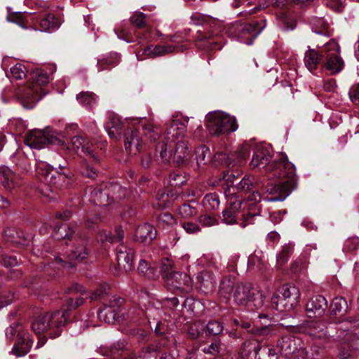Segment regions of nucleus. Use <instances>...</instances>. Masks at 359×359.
Listing matches in <instances>:
<instances>
[{"label": "nucleus", "mask_w": 359, "mask_h": 359, "mask_svg": "<svg viewBox=\"0 0 359 359\" xmlns=\"http://www.w3.org/2000/svg\"><path fill=\"white\" fill-rule=\"evenodd\" d=\"M271 156L267 149L258 147L251 161L253 168L265 169L269 177L278 178L277 183H269L266 191L270 195H277L267 198L269 202L283 201L294 190L297 185L294 165L283 156L278 161L270 162Z\"/></svg>", "instance_id": "1"}, {"label": "nucleus", "mask_w": 359, "mask_h": 359, "mask_svg": "<svg viewBox=\"0 0 359 359\" xmlns=\"http://www.w3.org/2000/svg\"><path fill=\"white\" fill-rule=\"evenodd\" d=\"M189 121L188 117L175 118L170 123L166 132L167 142H159L156 148V152L159 153L162 161H167L171 156V153L168 150V143H175L174 158L177 163H183L188 160L190 156V150L187 141L179 140L185 135ZM169 144V147H170Z\"/></svg>", "instance_id": "2"}, {"label": "nucleus", "mask_w": 359, "mask_h": 359, "mask_svg": "<svg viewBox=\"0 0 359 359\" xmlns=\"http://www.w3.org/2000/svg\"><path fill=\"white\" fill-rule=\"evenodd\" d=\"M66 313L65 311H57L39 316L32 324L33 332L38 336L47 333L51 338L58 337L60 334L59 328L67 321ZM45 342L44 337H39L36 348L41 347Z\"/></svg>", "instance_id": "3"}, {"label": "nucleus", "mask_w": 359, "mask_h": 359, "mask_svg": "<svg viewBox=\"0 0 359 359\" xmlns=\"http://www.w3.org/2000/svg\"><path fill=\"white\" fill-rule=\"evenodd\" d=\"M126 190L117 183L101 184L91 192L90 200L96 205L106 206L124 198Z\"/></svg>", "instance_id": "4"}, {"label": "nucleus", "mask_w": 359, "mask_h": 359, "mask_svg": "<svg viewBox=\"0 0 359 359\" xmlns=\"http://www.w3.org/2000/svg\"><path fill=\"white\" fill-rule=\"evenodd\" d=\"M207 128L212 135H219L234 132L238 128L234 116L222 111H215L206 116Z\"/></svg>", "instance_id": "5"}, {"label": "nucleus", "mask_w": 359, "mask_h": 359, "mask_svg": "<svg viewBox=\"0 0 359 359\" xmlns=\"http://www.w3.org/2000/svg\"><path fill=\"white\" fill-rule=\"evenodd\" d=\"M233 298L237 304L248 306L250 309H259L264 304L263 294L251 284L236 285Z\"/></svg>", "instance_id": "6"}, {"label": "nucleus", "mask_w": 359, "mask_h": 359, "mask_svg": "<svg viewBox=\"0 0 359 359\" xmlns=\"http://www.w3.org/2000/svg\"><path fill=\"white\" fill-rule=\"evenodd\" d=\"M25 143L31 149H43L48 144L59 145L64 151H68L69 149L65 140H60L53 134H50L48 130L30 131L25 137Z\"/></svg>", "instance_id": "7"}, {"label": "nucleus", "mask_w": 359, "mask_h": 359, "mask_svg": "<svg viewBox=\"0 0 359 359\" xmlns=\"http://www.w3.org/2000/svg\"><path fill=\"white\" fill-rule=\"evenodd\" d=\"M36 172L39 180L50 187H61L68 180L65 172L55 170L44 161L36 158Z\"/></svg>", "instance_id": "8"}, {"label": "nucleus", "mask_w": 359, "mask_h": 359, "mask_svg": "<svg viewBox=\"0 0 359 359\" xmlns=\"http://www.w3.org/2000/svg\"><path fill=\"white\" fill-rule=\"evenodd\" d=\"M15 332H18V341L11 352L18 357L25 355L31 349L33 340L20 324H14L6 330V335L10 339H13Z\"/></svg>", "instance_id": "9"}, {"label": "nucleus", "mask_w": 359, "mask_h": 359, "mask_svg": "<svg viewBox=\"0 0 359 359\" xmlns=\"http://www.w3.org/2000/svg\"><path fill=\"white\" fill-rule=\"evenodd\" d=\"M34 84L31 88L27 89L23 106L25 108H32L46 93L41 86L49 82V77L44 72H36L33 75Z\"/></svg>", "instance_id": "10"}, {"label": "nucleus", "mask_w": 359, "mask_h": 359, "mask_svg": "<svg viewBox=\"0 0 359 359\" xmlns=\"http://www.w3.org/2000/svg\"><path fill=\"white\" fill-rule=\"evenodd\" d=\"M302 332L320 346H324L332 340L327 325L322 320H310L301 327Z\"/></svg>", "instance_id": "11"}, {"label": "nucleus", "mask_w": 359, "mask_h": 359, "mask_svg": "<svg viewBox=\"0 0 359 359\" xmlns=\"http://www.w3.org/2000/svg\"><path fill=\"white\" fill-rule=\"evenodd\" d=\"M322 53L325 54V67L330 71L332 74H337L341 72L344 63L340 57V47L337 41L330 40L324 46Z\"/></svg>", "instance_id": "12"}, {"label": "nucleus", "mask_w": 359, "mask_h": 359, "mask_svg": "<svg viewBox=\"0 0 359 359\" xmlns=\"http://www.w3.org/2000/svg\"><path fill=\"white\" fill-rule=\"evenodd\" d=\"M277 348L284 357L298 355L299 359H306L307 352L300 339L294 336H284L278 342Z\"/></svg>", "instance_id": "13"}, {"label": "nucleus", "mask_w": 359, "mask_h": 359, "mask_svg": "<svg viewBox=\"0 0 359 359\" xmlns=\"http://www.w3.org/2000/svg\"><path fill=\"white\" fill-rule=\"evenodd\" d=\"M72 145L75 152L83 157L85 161H98V157L95 153L93 144L82 136H74L72 140Z\"/></svg>", "instance_id": "14"}, {"label": "nucleus", "mask_w": 359, "mask_h": 359, "mask_svg": "<svg viewBox=\"0 0 359 359\" xmlns=\"http://www.w3.org/2000/svg\"><path fill=\"white\" fill-rule=\"evenodd\" d=\"M168 287L172 292H188L192 287V280L186 273L176 272L168 276L165 280Z\"/></svg>", "instance_id": "15"}, {"label": "nucleus", "mask_w": 359, "mask_h": 359, "mask_svg": "<svg viewBox=\"0 0 359 359\" xmlns=\"http://www.w3.org/2000/svg\"><path fill=\"white\" fill-rule=\"evenodd\" d=\"M144 141L137 128L129 129L125 134L124 146L126 151L131 156H136L140 152Z\"/></svg>", "instance_id": "16"}, {"label": "nucleus", "mask_w": 359, "mask_h": 359, "mask_svg": "<svg viewBox=\"0 0 359 359\" xmlns=\"http://www.w3.org/2000/svg\"><path fill=\"white\" fill-rule=\"evenodd\" d=\"M245 207L246 203H243L242 200L231 198L229 205L222 212V222L229 225L236 224L238 214L245 211Z\"/></svg>", "instance_id": "17"}, {"label": "nucleus", "mask_w": 359, "mask_h": 359, "mask_svg": "<svg viewBox=\"0 0 359 359\" xmlns=\"http://www.w3.org/2000/svg\"><path fill=\"white\" fill-rule=\"evenodd\" d=\"M116 255L118 266L123 267L126 272L131 271L133 267L134 250L121 243L116 248Z\"/></svg>", "instance_id": "18"}, {"label": "nucleus", "mask_w": 359, "mask_h": 359, "mask_svg": "<svg viewBox=\"0 0 359 359\" xmlns=\"http://www.w3.org/2000/svg\"><path fill=\"white\" fill-rule=\"evenodd\" d=\"M327 308V302L322 295L313 296L306 305V311L309 318L321 316Z\"/></svg>", "instance_id": "19"}, {"label": "nucleus", "mask_w": 359, "mask_h": 359, "mask_svg": "<svg viewBox=\"0 0 359 359\" xmlns=\"http://www.w3.org/2000/svg\"><path fill=\"white\" fill-rule=\"evenodd\" d=\"M89 254V250L86 246V241L84 239H78L75 241L72 250L68 254V257L72 260L81 262L86 259Z\"/></svg>", "instance_id": "20"}, {"label": "nucleus", "mask_w": 359, "mask_h": 359, "mask_svg": "<svg viewBox=\"0 0 359 359\" xmlns=\"http://www.w3.org/2000/svg\"><path fill=\"white\" fill-rule=\"evenodd\" d=\"M174 49L175 47L170 45H157L155 46H149L144 48L142 50L140 51L137 54V57L139 59V57L143 55L150 57L163 56L165 54L173 52Z\"/></svg>", "instance_id": "21"}, {"label": "nucleus", "mask_w": 359, "mask_h": 359, "mask_svg": "<svg viewBox=\"0 0 359 359\" xmlns=\"http://www.w3.org/2000/svg\"><path fill=\"white\" fill-rule=\"evenodd\" d=\"M156 236L154 227L147 223L140 225L135 231V238L141 243L151 242Z\"/></svg>", "instance_id": "22"}, {"label": "nucleus", "mask_w": 359, "mask_h": 359, "mask_svg": "<svg viewBox=\"0 0 359 359\" xmlns=\"http://www.w3.org/2000/svg\"><path fill=\"white\" fill-rule=\"evenodd\" d=\"M248 200L251 202H252V204L248 205L246 203L245 208H248V211L251 210L256 206V204L259 203L262 200V197L259 192L257 191H253L252 194H250L248 196ZM259 215L258 212H253L251 213L250 212H248L247 213H244L243 215V222L241 224V226L243 228H245L248 224L252 223V219Z\"/></svg>", "instance_id": "23"}, {"label": "nucleus", "mask_w": 359, "mask_h": 359, "mask_svg": "<svg viewBox=\"0 0 359 359\" xmlns=\"http://www.w3.org/2000/svg\"><path fill=\"white\" fill-rule=\"evenodd\" d=\"M294 308L299 303L300 292L297 287L294 285H285L278 292Z\"/></svg>", "instance_id": "24"}, {"label": "nucleus", "mask_w": 359, "mask_h": 359, "mask_svg": "<svg viewBox=\"0 0 359 359\" xmlns=\"http://www.w3.org/2000/svg\"><path fill=\"white\" fill-rule=\"evenodd\" d=\"M62 21L53 14H48L43 18L40 22V27L43 32H53L60 27Z\"/></svg>", "instance_id": "25"}, {"label": "nucleus", "mask_w": 359, "mask_h": 359, "mask_svg": "<svg viewBox=\"0 0 359 359\" xmlns=\"http://www.w3.org/2000/svg\"><path fill=\"white\" fill-rule=\"evenodd\" d=\"M123 238L124 233L121 227L116 228L115 234H111V233L110 232L103 231L100 232V233L97 236V239L101 242H109L111 243L122 242Z\"/></svg>", "instance_id": "26"}, {"label": "nucleus", "mask_w": 359, "mask_h": 359, "mask_svg": "<svg viewBox=\"0 0 359 359\" xmlns=\"http://www.w3.org/2000/svg\"><path fill=\"white\" fill-rule=\"evenodd\" d=\"M120 61V55L116 53H110L104 57L97 60V65L98 72L103 71L108 67H112L118 65Z\"/></svg>", "instance_id": "27"}, {"label": "nucleus", "mask_w": 359, "mask_h": 359, "mask_svg": "<svg viewBox=\"0 0 359 359\" xmlns=\"http://www.w3.org/2000/svg\"><path fill=\"white\" fill-rule=\"evenodd\" d=\"M320 60L321 55L314 49H309L305 53L304 63L310 72L316 69Z\"/></svg>", "instance_id": "28"}, {"label": "nucleus", "mask_w": 359, "mask_h": 359, "mask_svg": "<svg viewBox=\"0 0 359 359\" xmlns=\"http://www.w3.org/2000/svg\"><path fill=\"white\" fill-rule=\"evenodd\" d=\"M15 175L6 166L0 167V183L8 190L14 187Z\"/></svg>", "instance_id": "29"}, {"label": "nucleus", "mask_w": 359, "mask_h": 359, "mask_svg": "<svg viewBox=\"0 0 359 359\" xmlns=\"http://www.w3.org/2000/svg\"><path fill=\"white\" fill-rule=\"evenodd\" d=\"M256 359H278V353L271 346L266 345L259 347L255 352Z\"/></svg>", "instance_id": "30"}, {"label": "nucleus", "mask_w": 359, "mask_h": 359, "mask_svg": "<svg viewBox=\"0 0 359 359\" xmlns=\"http://www.w3.org/2000/svg\"><path fill=\"white\" fill-rule=\"evenodd\" d=\"M201 22H196V24L206 23L209 26L212 36H217L224 29V25L222 21L210 17L201 16Z\"/></svg>", "instance_id": "31"}, {"label": "nucleus", "mask_w": 359, "mask_h": 359, "mask_svg": "<svg viewBox=\"0 0 359 359\" xmlns=\"http://www.w3.org/2000/svg\"><path fill=\"white\" fill-rule=\"evenodd\" d=\"M287 301L279 292L273 294L271 297V305L277 311L280 312L289 311L294 308L293 306H287Z\"/></svg>", "instance_id": "32"}, {"label": "nucleus", "mask_w": 359, "mask_h": 359, "mask_svg": "<svg viewBox=\"0 0 359 359\" xmlns=\"http://www.w3.org/2000/svg\"><path fill=\"white\" fill-rule=\"evenodd\" d=\"M98 318L106 323H114L117 318V311L111 307L106 306L101 309L98 314Z\"/></svg>", "instance_id": "33"}, {"label": "nucleus", "mask_w": 359, "mask_h": 359, "mask_svg": "<svg viewBox=\"0 0 359 359\" xmlns=\"http://www.w3.org/2000/svg\"><path fill=\"white\" fill-rule=\"evenodd\" d=\"M73 233V229L67 224L64 223L54 228L53 236L56 240L69 239Z\"/></svg>", "instance_id": "34"}, {"label": "nucleus", "mask_w": 359, "mask_h": 359, "mask_svg": "<svg viewBox=\"0 0 359 359\" xmlns=\"http://www.w3.org/2000/svg\"><path fill=\"white\" fill-rule=\"evenodd\" d=\"M120 121L116 116L111 118L110 121L106 123L105 130L108 135L114 140H116L120 135Z\"/></svg>", "instance_id": "35"}, {"label": "nucleus", "mask_w": 359, "mask_h": 359, "mask_svg": "<svg viewBox=\"0 0 359 359\" xmlns=\"http://www.w3.org/2000/svg\"><path fill=\"white\" fill-rule=\"evenodd\" d=\"M235 283L230 277H225L222 280L219 293L225 298H229L232 292L235 290Z\"/></svg>", "instance_id": "36"}, {"label": "nucleus", "mask_w": 359, "mask_h": 359, "mask_svg": "<svg viewBox=\"0 0 359 359\" xmlns=\"http://www.w3.org/2000/svg\"><path fill=\"white\" fill-rule=\"evenodd\" d=\"M78 102L83 106L91 108L96 102V95L90 92H82L77 95Z\"/></svg>", "instance_id": "37"}, {"label": "nucleus", "mask_w": 359, "mask_h": 359, "mask_svg": "<svg viewBox=\"0 0 359 359\" xmlns=\"http://www.w3.org/2000/svg\"><path fill=\"white\" fill-rule=\"evenodd\" d=\"M257 22H255L253 24H248L246 25L242 29L241 34V39L247 34H250V39L246 41H243L244 43H245L248 45H251L253 43V40L260 34L261 30L257 31Z\"/></svg>", "instance_id": "38"}, {"label": "nucleus", "mask_w": 359, "mask_h": 359, "mask_svg": "<svg viewBox=\"0 0 359 359\" xmlns=\"http://www.w3.org/2000/svg\"><path fill=\"white\" fill-rule=\"evenodd\" d=\"M348 309L346 300L342 297H335L330 305L332 313L337 315V313H342L346 312Z\"/></svg>", "instance_id": "39"}, {"label": "nucleus", "mask_w": 359, "mask_h": 359, "mask_svg": "<svg viewBox=\"0 0 359 359\" xmlns=\"http://www.w3.org/2000/svg\"><path fill=\"white\" fill-rule=\"evenodd\" d=\"M137 270L139 273L147 278H154L156 276V269L149 265L148 262L144 259H141L139 262Z\"/></svg>", "instance_id": "40"}, {"label": "nucleus", "mask_w": 359, "mask_h": 359, "mask_svg": "<svg viewBox=\"0 0 359 359\" xmlns=\"http://www.w3.org/2000/svg\"><path fill=\"white\" fill-rule=\"evenodd\" d=\"M196 161L198 166L205 165L211 160L210 149L205 146H202L198 148L196 151Z\"/></svg>", "instance_id": "41"}, {"label": "nucleus", "mask_w": 359, "mask_h": 359, "mask_svg": "<svg viewBox=\"0 0 359 359\" xmlns=\"http://www.w3.org/2000/svg\"><path fill=\"white\" fill-rule=\"evenodd\" d=\"M203 205L208 210H215L219 206V196L215 193L207 194L203 200Z\"/></svg>", "instance_id": "42"}, {"label": "nucleus", "mask_w": 359, "mask_h": 359, "mask_svg": "<svg viewBox=\"0 0 359 359\" xmlns=\"http://www.w3.org/2000/svg\"><path fill=\"white\" fill-rule=\"evenodd\" d=\"M142 131L144 137L150 141H156L159 137V129L155 128L151 123L143 125Z\"/></svg>", "instance_id": "43"}, {"label": "nucleus", "mask_w": 359, "mask_h": 359, "mask_svg": "<svg viewBox=\"0 0 359 359\" xmlns=\"http://www.w3.org/2000/svg\"><path fill=\"white\" fill-rule=\"evenodd\" d=\"M176 220L174 217L168 212H163L157 217V224L159 227L166 229L175 224Z\"/></svg>", "instance_id": "44"}, {"label": "nucleus", "mask_w": 359, "mask_h": 359, "mask_svg": "<svg viewBox=\"0 0 359 359\" xmlns=\"http://www.w3.org/2000/svg\"><path fill=\"white\" fill-rule=\"evenodd\" d=\"M277 327L275 325H268L266 326L257 327L255 334L257 337H271L276 334Z\"/></svg>", "instance_id": "45"}, {"label": "nucleus", "mask_w": 359, "mask_h": 359, "mask_svg": "<svg viewBox=\"0 0 359 359\" xmlns=\"http://www.w3.org/2000/svg\"><path fill=\"white\" fill-rule=\"evenodd\" d=\"M161 271L165 281L167 280L168 276H172L174 273H176L173 270L172 261L168 258L163 259L161 263Z\"/></svg>", "instance_id": "46"}, {"label": "nucleus", "mask_w": 359, "mask_h": 359, "mask_svg": "<svg viewBox=\"0 0 359 359\" xmlns=\"http://www.w3.org/2000/svg\"><path fill=\"white\" fill-rule=\"evenodd\" d=\"M90 163L96 164L99 161L97 162L85 161L81 168V173L83 176L93 180L97 176V169L94 165H90Z\"/></svg>", "instance_id": "47"}, {"label": "nucleus", "mask_w": 359, "mask_h": 359, "mask_svg": "<svg viewBox=\"0 0 359 359\" xmlns=\"http://www.w3.org/2000/svg\"><path fill=\"white\" fill-rule=\"evenodd\" d=\"M177 213L181 217L188 219L196 215L197 210L194 207L185 203L178 208Z\"/></svg>", "instance_id": "48"}, {"label": "nucleus", "mask_w": 359, "mask_h": 359, "mask_svg": "<svg viewBox=\"0 0 359 359\" xmlns=\"http://www.w3.org/2000/svg\"><path fill=\"white\" fill-rule=\"evenodd\" d=\"M205 325L201 321H197L192 323L188 330V334L192 339H195L199 336L205 330Z\"/></svg>", "instance_id": "49"}, {"label": "nucleus", "mask_w": 359, "mask_h": 359, "mask_svg": "<svg viewBox=\"0 0 359 359\" xmlns=\"http://www.w3.org/2000/svg\"><path fill=\"white\" fill-rule=\"evenodd\" d=\"M130 20L131 23L138 28H143L145 26V15L143 13H134Z\"/></svg>", "instance_id": "50"}, {"label": "nucleus", "mask_w": 359, "mask_h": 359, "mask_svg": "<svg viewBox=\"0 0 359 359\" xmlns=\"http://www.w3.org/2000/svg\"><path fill=\"white\" fill-rule=\"evenodd\" d=\"M206 328L210 334L217 335L222 332L224 327L219 321H210L206 325Z\"/></svg>", "instance_id": "51"}, {"label": "nucleus", "mask_w": 359, "mask_h": 359, "mask_svg": "<svg viewBox=\"0 0 359 359\" xmlns=\"http://www.w3.org/2000/svg\"><path fill=\"white\" fill-rule=\"evenodd\" d=\"M292 250L290 247L285 246L283 248V250L278 254L276 257L277 263L280 266L283 265L286 263L291 255Z\"/></svg>", "instance_id": "52"}, {"label": "nucleus", "mask_w": 359, "mask_h": 359, "mask_svg": "<svg viewBox=\"0 0 359 359\" xmlns=\"http://www.w3.org/2000/svg\"><path fill=\"white\" fill-rule=\"evenodd\" d=\"M25 67L22 64H17L11 68V74L12 76L18 80L25 76Z\"/></svg>", "instance_id": "53"}, {"label": "nucleus", "mask_w": 359, "mask_h": 359, "mask_svg": "<svg viewBox=\"0 0 359 359\" xmlns=\"http://www.w3.org/2000/svg\"><path fill=\"white\" fill-rule=\"evenodd\" d=\"M253 186L252 180L250 177H243L242 180L239 182V183L236 186V189L240 191H250Z\"/></svg>", "instance_id": "54"}, {"label": "nucleus", "mask_w": 359, "mask_h": 359, "mask_svg": "<svg viewBox=\"0 0 359 359\" xmlns=\"http://www.w3.org/2000/svg\"><path fill=\"white\" fill-rule=\"evenodd\" d=\"M169 194L165 192H158L156 195L157 203L155 205L158 208H164L168 205Z\"/></svg>", "instance_id": "55"}, {"label": "nucleus", "mask_w": 359, "mask_h": 359, "mask_svg": "<svg viewBox=\"0 0 359 359\" xmlns=\"http://www.w3.org/2000/svg\"><path fill=\"white\" fill-rule=\"evenodd\" d=\"M109 289L108 284L101 285L90 296L91 299H96L100 298L104 294H106Z\"/></svg>", "instance_id": "56"}, {"label": "nucleus", "mask_w": 359, "mask_h": 359, "mask_svg": "<svg viewBox=\"0 0 359 359\" xmlns=\"http://www.w3.org/2000/svg\"><path fill=\"white\" fill-rule=\"evenodd\" d=\"M0 263L5 266H13L18 264V260L15 257L1 255H0Z\"/></svg>", "instance_id": "57"}, {"label": "nucleus", "mask_w": 359, "mask_h": 359, "mask_svg": "<svg viewBox=\"0 0 359 359\" xmlns=\"http://www.w3.org/2000/svg\"><path fill=\"white\" fill-rule=\"evenodd\" d=\"M199 223L204 226H212L217 224V219L209 215H201L198 218Z\"/></svg>", "instance_id": "58"}, {"label": "nucleus", "mask_w": 359, "mask_h": 359, "mask_svg": "<svg viewBox=\"0 0 359 359\" xmlns=\"http://www.w3.org/2000/svg\"><path fill=\"white\" fill-rule=\"evenodd\" d=\"M182 227L187 233H196L201 231L199 226L193 222H184Z\"/></svg>", "instance_id": "59"}, {"label": "nucleus", "mask_w": 359, "mask_h": 359, "mask_svg": "<svg viewBox=\"0 0 359 359\" xmlns=\"http://www.w3.org/2000/svg\"><path fill=\"white\" fill-rule=\"evenodd\" d=\"M348 94L353 103L359 104V83L351 87Z\"/></svg>", "instance_id": "60"}, {"label": "nucleus", "mask_w": 359, "mask_h": 359, "mask_svg": "<svg viewBox=\"0 0 359 359\" xmlns=\"http://www.w3.org/2000/svg\"><path fill=\"white\" fill-rule=\"evenodd\" d=\"M123 302V299L116 296L111 297L109 303L106 304V306L111 307V309H114L117 311V308H118Z\"/></svg>", "instance_id": "61"}, {"label": "nucleus", "mask_w": 359, "mask_h": 359, "mask_svg": "<svg viewBox=\"0 0 359 359\" xmlns=\"http://www.w3.org/2000/svg\"><path fill=\"white\" fill-rule=\"evenodd\" d=\"M326 5L330 8L335 12H341L344 8V4L342 1H326Z\"/></svg>", "instance_id": "62"}, {"label": "nucleus", "mask_w": 359, "mask_h": 359, "mask_svg": "<svg viewBox=\"0 0 359 359\" xmlns=\"http://www.w3.org/2000/svg\"><path fill=\"white\" fill-rule=\"evenodd\" d=\"M220 343L219 341L212 342L208 348H204L203 351L207 353L215 355L219 352Z\"/></svg>", "instance_id": "63"}, {"label": "nucleus", "mask_w": 359, "mask_h": 359, "mask_svg": "<svg viewBox=\"0 0 359 359\" xmlns=\"http://www.w3.org/2000/svg\"><path fill=\"white\" fill-rule=\"evenodd\" d=\"M157 351V348L155 346L151 345L142 348V355L141 357L146 358L155 354Z\"/></svg>", "instance_id": "64"}]
</instances>
